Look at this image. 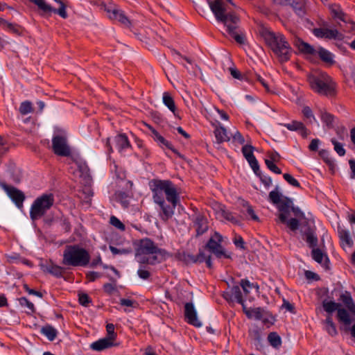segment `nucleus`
Returning <instances> with one entry per match:
<instances>
[{"label": "nucleus", "mask_w": 355, "mask_h": 355, "mask_svg": "<svg viewBox=\"0 0 355 355\" xmlns=\"http://www.w3.org/2000/svg\"><path fill=\"white\" fill-rule=\"evenodd\" d=\"M110 223L112 225L120 230H125V225L116 216H112L110 219Z\"/></svg>", "instance_id": "6e6d98bb"}, {"label": "nucleus", "mask_w": 355, "mask_h": 355, "mask_svg": "<svg viewBox=\"0 0 355 355\" xmlns=\"http://www.w3.org/2000/svg\"><path fill=\"white\" fill-rule=\"evenodd\" d=\"M159 205L161 209V211L159 213V216L161 219L164 221H167L169 218H171L173 214L174 209L176 207L178 202H175V205L171 204V205H167L165 200H163L162 202H155Z\"/></svg>", "instance_id": "f3484780"}, {"label": "nucleus", "mask_w": 355, "mask_h": 355, "mask_svg": "<svg viewBox=\"0 0 355 355\" xmlns=\"http://www.w3.org/2000/svg\"><path fill=\"white\" fill-rule=\"evenodd\" d=\"M214 135L217 143L221 144L224 141L230 140V137L227 135V130L222 125L216 127L214 130Z\"/></svg>", "instance_id": "b1692460"}, {"label": "nucleus", "mask_w": 355, "mask_h": 355, "mask_svg": "<svg viewBox=\"0 0 355 355\" xmlns=\"http://www.w3.org/2000/svg\"><path fill=\"white\" fill-rule=\"evenodd\" d=\"M193 222L197 236H200L207 231L208 221L204 216L201 214L196 215Z\"/></svg>", "instance_id": "dca6fc26"}, {"label": "nucleus", "mask_w": 355, "mask_h": 355, "mask_svg": "<svg viewBox=\"0 0 355 355\" xmlns=\"http://www.w3.org/2000/svg\"><path fill=\"white\" fill-rule=\"evenodd\" d=\"M19 304L24 307L26 308V311L27 313H34L35 312V306L34 304L30 302L26 297H22L19 299Z\"/></svg>", "instance_id": "09e8293b"}, {"label": "nucleus", "mask_w": 355, "mask_h": 355, "mask_svg": "<svg viewBox=\"0 0 355 355\" xmlns=\"http://www.w3.org/2000/svg\"><path fill=\"white\" fill-rule=\"evenodd\" d=\"M337 318L340 322L343 323L345 326H349L352 323V319L347 311L340 307L338 310Z\"/></svg>", "instance_id": "c85d7f7f"}, {"label": "nucleus", "mask_w": 355, "mask_h": 355, "mask_svg": "<svg viewBox=\"0 0 355 355\" xmlns=\"http://www.w3.org/2000/svg\"><path fill=\"white\" fill-rule=\"evenodd\" d=\"M268 343L275 348H278L282 345L280 336L276 332H271L268 336Z\"/></svg>", "instance_id": "37998d69"}, {"label": "nucleus", "mask_w": 355, "mask_h": 355, "mask_svg": "<svg viewBox=\"0 0 355 355\" xmlns=\"http://www.w3.org/2000/svg\"><path fill=\"white\" fill-rule=\"evenodd\" d=\"M223 241V238L222 235L218 232H215L208 241L206 247L211 253L216 255V257H225L230 259L231 255L230 254L227 253L224 248L222 246Z\"/></svg>", "instance_id": "9d476101"}, {"label": "nucleus", "mask_w": 355, "mask_h": 355, "mask_svg": "<svg viewBox=\"0 0 355 355\" xmlns=\"http://www.w3.org/2000/svg\"><path fill=\"white\" fill-rule=\"evenodd\" d=\"M207 1L216 20L224 24L228 34L238 43H244V36L236 32L240 21L239 17L234 12H227L223 0H207Z\"/></svg>", "instance_id": "f257e3e1"}, {"label": "nucleus", "mask_w": 355, "mask_h": 355, "mask_svg": "<svg viewBox=\"0 0 355 355\" xmlns=\"http://www.w3.org/2000/svg\"><path fill=\"white\" fill-rule=\"evenodd\" d=\"M52 148L54 153L59 156L68 157L71 154L67 138L64 136H54L52 139Z\"/></svg>", "instance_id": "9b49d317"}, {"label": "nucleus", "mask_w": 355, "mask_h": 355, "mask_svg": "<svg viewBox=\"0 0 355 355\" xmlns=\"http://www.w3.org/2000/svg\"><path fill=\"white\" fill-rule=\"evenodd\" d=\"M296 96L295 99V103L300 106H304V98H303V94L302 92H299L298 91H293Z\"/></svg>", "instance_id": "774afa93"}, {"label": "nucleus", "mask_w": 355, "mask_h": 355, "mask_svg": "<svg viewBox=\"0 0 355 355\" xmlns=\"http://www.w3.org/2000/svg\"><path fill=\"white\" fill-rule=\"evenodd\" d=\"M338 236L341 241V245L343 247L346 245L349 248L352 247L353 241L350 238V235L348 231L341 229L338 230Z\"/></svg>", "instance_id": "72a5a7b5"}, {"label": "nucleus", "mask_w": 355, "mask_h": 355, "mask_svg": "<svg viewBox=\"0 0 355 355\" xmlns=\"http://www.w3.org/2000/svg\"><path fill=\"white\" fill-rule=\"evenodd\" d=\"M116 146L119 150L127 148L130 146V142L125 135H119L115 137Z\"/></svg>", "instance_id": "ea45409f"}, {"label": "nucleus", "mask_w": 355, "mask_h": 355, "mask_svg": "<svg viewBox=\"0 0 355 355\" xmlns=\"http://www.w3.org/2000/svg\"><path fill=\"white\" fill-rule=\"evenodd\" d=\"M320 116L322 121L327 125H332L334 121V116L325 110H320Z\"/></svg>", "instance_id": "603ef678"}, {"label": "nucleus", "mask_w": 355, "mask_h": 355, "mask_svg": "<svg viewBox=\"0 0 355 355\" xmlns=\"http://www.w3.org/2000/svg\"><path fill=\"white\" fill-rule=\"evenodd\" d=\"M293 45L301 53L306 55H315L316 53V51L313 46L298 37L295 38L293 41Z\"/></svg>", "instance_id": "a211bd4d"}, {"label": "nucleus", "mask_w": 355, "mask_h": 355, "mask_svg": "<svg viewBox=\"0 0 355 355\" xmlns=\"http://www.w3.org/2000/svg\"><path fill=\"white\" fill-rule=\"evenodd\" d=\"M290 6L294 12L300 17L306 14V3L305 0H290Z\"/></svg>", "instance_id": "412c9836"}, {"label": "nucleus", "mask_w": 355, "mask_h": 355, "mask_svg": "<svg viewBox=\"0 0 355 355\" xmlns=\"http://www.w3.org/2000/svg\"><path fill=\"white\" fill-rule=\"evenodd\" d=\"M153 138L155 141L159 143V145L166 146L168 149L173 150L172 145L167 140H166L157 131L155 130H152Z\"/></svg>", "instance_id": "79ce46f5"}, {"label": "nucleus", "mask_w": 355, "mask_h": 355, "mask_svg": "<svg viewBox=\"0 0 355 355\" xmlns=\"http://www.w3.org/2000/svg\"><path fill=\"white\" fill-rule=\"evenodd\" d=\"M230 291L232 294L234 301H236L239 304L243 305V300L241 289L239 286H234L231 289Z\"/></svg>", "instance_id": "8fccbe9b"}, {"label": "nucleus", "mask_w": 355, "mask_h": 355, "mask_svg": "<svg viewBox=\"0 0 355 355\" xmlns=\"http://www.w3.org/2000/svg\"><path fill=\"white\" fill-rule=\"evenodd\" d=\"M303 238L304 237L309 246L315 248L318 245V238L313 229L309 225L304 229V231H300Z\"/></svg>", "instance_id": "6ab92c4d"}, {"label": "nucleus", "mask_w": 355, "mask_h": 355, "mask_svg": "<svg viewBox=\"0 0 355 355\" xmlns=\"http://www.w3.org/2000/svg\"><path fill=\"white\" fill-rule=\"evenodd\" d=\"M246 315L249 318H254L260 320L263 319V316L267 315V313L261 308H254L250 310H245Z\"/></svg>", "instance_id": "a878e982"}, {"label": "nucleus", "mask_w": 355, "mask_h": 355, "mask_svg": "<svg viewBox=\"0 0 355 355\" xmlns=\"http://www.w3.org/2000/svg\"><path fill=\"white\" fill-rule=\"evenodd\" d=\"M273 3L278 9H284L288 5V0H273Z\"/></svg>", "instance_id": "338daca9"}, {"label": "nucleus", "mask_w": 355, "mask_h": 355, "mask_svg": "<svg viewBox=\"0 0 355 355\" xmlns=\"http://www.w3.org/2000/svg\"><path fill=\"white\" fill-rule=\"evenodd\" d=\"M106 330L109 338L111 340H113L115 338L116 334L114 333V325L113 324H107L106 326Z\"/></svg>", "instance_id": "0e129e2a"}, {"label": "nucleus", "mask_w": 355, "mask_h": 355, "mask_svg": "<svg viewBox=\"0 0 355 355\" xmlns=\"http://www.w3.org/2000/svg\"><path fill=\"white\" fill-rule=\"evenodd\" d=\"M257 175L259 176L261 182L263 184L266 188L268 189L272 185V179L268 175H261L259 171L257 172Z\"/></svg>", "instance_id": "e2e57ef3"}, {"label": "nucleus", "mask_w": 355, "mask_h": 355, "mask_svg": "<svg viewBox=\"0 0 355 355\" xmlns=\"http://www.w3.org/2000/svg\"><path fill=\"white\" fill-rule=\"evenodd\" d=\"M149 187L153 192L155 202H162L166 200L175 205L179 201V195L175 184L170 180L154 179L149 182Z\"/></svg>", "instance_id": "7ed1b4c3"}, {"label": "nucleus", "mask_w": 355, "mask_h": 355, "mask_svg": "<svg viewBox=\"0 0 355 355\" xmlns=\"http://www.w3.org/2000/svg\"><path fill=\"white\" fill-rule=\"evenodd\" d=\"M322 307L324 310L328 313V315L332 314L333 312L337 311L341 307L340 303H336L334 301H328L327 300H323Z\"/></svg>", "instance_id": "7c9ffc66"}, {"label": "nucleus", "mask_w": 355, "mask_h": 355, "mask_svg": "<svg viewBox=\"0 0 355 355\" xmlns=\"http://www.w3.org/2000/svg\"><path fill=\"white\" fill-rule=\"evenodd\" d=\"M329 9L334 18H337L343 21H345V14L343 12L340 6L337 4H331Z\"/></svg>", "instance_id": "4c0bfd02"}, {"label": "nucleus", "mask_w": 355, "mask_h": 355, "mask_svg": "<svg viewBox=\"0 0 355 355\" xmlns=\"http://www.w3.org/2000/svg\"><path fill=\"white\" fill-rule=\"evenodd\" d=\"M320 25L323 27L314 28L313 30V33L316 37L326 39L327 31V28L326 26H327V23L326 21H322Z\"/></svg>", "instance_id": "49530a36"}, {"label": "nucleus", "mask_w": 355, "mask_h": 355, "mask_svg": "<svg viewBox=\"0 0 355 355\" xmlns=\"http://www.w3.org/2000/svg\"><path fill=\"white\" fill-rule=\"evenodd\" d=\"M0 187L5 191L9 198L18 208H21L23 207L25 196L21 191L1 182H0Z\"/></svg>", "instance_id": "f8f14e48"}, {"label": "nucleus", "mask_w": 355, "mask_h": 355, "mask_svg": "<svg viewBox=\"0 0 355 355\" xmlns=\"http://www.w3.org/2000/svg\"><path fill=\"white\" fill-rule=\"evenodd\" d=\"M254 148L250 145H245L242 148L243 156L248 162L255 174L259 171L258 162L253 154Z\"/></svg>", "instance_id": "2eb2a0df"}, {"label": "nucleus", "mask_w": 355, "mask_h": 355, "mask_svg": "<svg viewBox=\"0 0 355 355\" xmlns=\"http://www.w3.org/2000/svg\"><path fill=\"white\" fill-rule=\"evenodd\" d=\"M325 325V329L327 332L331 336H335L338 334L336 327L335 323L333 322L332 315H328L326 320L323 322Z\"/></svg>", "instance_id": "cd10ccee"}, {"label": "nucleus", "mask_w": 355, "mask_h": 355, "mask_svg": "<svg viewBox=\"0 0 355 355\" xmlns=\"http://www.w3.org/2000/svg\"><path fill=\"white\" fill-rule=\"evenodd\" d=\"M78 168L79 172L80 173V175L85 178L86 182H88L91 180L90 177V171L87 164L83 161H79L76 162Z\"/></svg>", "instance_id": "2f4dec72"}, {"label": "nucleus", "mask_w": 355, "mask_h": 355, "mask_svg": "<svg viewBox=\"0 0 355 355\" xmlns=\"http://www.w3.org/2000/svg\"><path fill=\"white\" fill-rule=\"evenodd\" d=\"M326 39L335 40H343L344 39V35L339 32L337 29H330L327 28Z\"/></svg>", "instance_id": "c03bdc74"}, {"label": "nucleus", "mask_w": 355, "mask_h": 355, "mask_svg": "<svg viewBox=\"0 0 355 355\" xmlns=\"http://www.w3.org/2000/svg\"><path fill=\"white\" fill-rule=\"evenodd\" d=\"M41 333L49 340L53 341L57 336V330L51 325H46L41 329Z\"/></svg>", "instance_id": "e433bc0d"}, {"label": "nucleus", "mask_w": 355, "mask_h": 355, "mask_svg": "<svg viewBox=\"0 0 355 355\" xmlns=\"http://www.w3.org/2000/svg\"><path fill=\"white\" fill-rule=\"evenodd\" d=\"M78 301L84 306H88L91 302L89 295L86 293H80L78 295Z\"/></svg>", "instance_id": "680f3d73"}, {"label": "nucleus", "mask_w": 355, "mask_h": 355, "mask_svg": "<svg viewBox=\"0 0 355 355\" xmlns=\"http://www.w3.org/2000/svg\"><path fill=\"white\" fill-rule=\"evenodd\" d=\"M261 35L279 62L282 64L286 62L288 60V46L286 37L282 34H275L268 29H263Z\"/></svg>", "instance_id": "20e7f679"}, {"label": "nucleus", "mask_w": 355, "mask_h": 355, "mask_svg": "<svg viewBox=\"0 0 355 355\" xmlns=\"http://www.w3.org/2000/svg\"><path fill=\"white\" fill-rule=\"evenodd\" d=\"M89 260V252L78 245H67L63 252L62 263L67 266H86Z\"/></svg>", "instance_id": "0eeeda50"}, {"label": "nucleus", "mask_w": 355, "mask_h": 355, "mask_svg": "<svg viewBox=\"0 0 355 355\" xmlns=\"http://www.w3.org/2000/svg\"><path fill=\"white\" fill-rule=\"evenodd\" d=\"M112 340L110 338H105L92 343L91 348L94 351L101 352L112 347Z\"/></svg>", "instance_id": "5701e85b"}, {"label": "nucleus", "mask_w": 355, "mask_h": 355, "mask_svg": "<svg viewBox=\"0 0 355 355\" xmlns=\"http://www.w3.org/2000/svg\"><path fill=\"white\" fill-rule=\"evenodd\" d=\"M318 55L320 58L325 63L332 65L334 64V60L333 59V55L326 50L325 49L320 47L318 50Z\"/></svg>", "instance_id": "473e14b6"}, {"label": "nucleus", "mask_w": 355, "mask_h": 355, "mask_svg": "<svg viewBox=\"0 0 355 355\" xmlns=\"http://www.w3.org/2000/svg\"><path fill=\"white\" fill-rule=\"evenodd\" d=\"M308 82L311 88L318 94L333 97L336 94V84L326 73L310 74Z\"/></svg>", "instance_id": "39448f33"}, {"label": "nucleus", "mask_w": 355, "mask_h": 355, "mask_svg": "<svg viewBox=\"0 0 355 355\" xmlns=\"http://www.w3.org/2000/svg\"><path fill=\"white\" fill-rule=\"evenodd\" d=\"M290 131L297 132L303 138H306L309 134V131L304 124L298 121H293L290 123Z\"/></svg>", "instance_id": "4be33fe9"}, {"label": "nucleus", "mask_w": 355, "mask_h": 355, "mask_svg": "<svg viewBox=\"0 0 355 355\" xmlns=\"http://www.w3.org/2000/svg\"><path fill=\"white\" fill-rule=\"evenodd\" d=\"M29 1L35 3L44 14H51L52 12L53 7L44 0H29Z\"/></svg>", "instance_id": "f704fd0d"}, {"label": "nucleus", "mask_w": 355, "mask_h": 355, "mask_svg": "<svg viewBox=\"0 0 355 355\" xmlns=\"http://www.w3.org/2000/svg\"><path fill=\"white\" fill-rule=\"evenodd\" d=\"M339 300L343 302L345 306H347L353 301L351 294L348 291H345L344 293H342L340 295Z\"/></svg>", "instance_id": "13d9d810"}, {"label": "nucleus", "mask_w": 355, "mask_h": 355, "mask_svg": "<svg viewBox=\"0 0 355 355\" xmlns=\"http://www.w3.org/2000/svg\"><path fill=\"white\" fill-rule=\"evenodd\" d=\"M184 315L187 322L196 327H200L202 322L197 317V312L194 308L193 303L187 302L184 305Z\"/></svg>", "instance_id": "4468645a"}, {"label": "nucleus", "mask_w": 355, "mask_h": 355, "mask_svg": "<svg viewBox=\"0 0 355 355\" xmlns=\"http://www.w3.org/2000/svg\"><path fill=\"white\" fill-rule=\"evenodd\" d=\"M54 203V196L52 193H45L36 198L31 205L30 216L33 220L43 216Z\"/></svg>", "instance_id": "6e6552de"}, {"label": "nucleus", "mask_w": 355, "mask_h": 355, "mask_svg": "<svg viewBox=\"0 0 355 355\" xmlns=\"http://www.w3.org/2000/svg\"><path fill=\"white\" fill-rule=\"evenodd\" d=\"M47 270L49 273L56 277L61 276L63 272V270L61 267L55 265L50 266Z\"/></svg>", "instance_id": "052dcab7"}, {"label": "nucleus", "mask_w": 355, "mask_h": 355, "mask_svg": "<svg viewBox=\"0 0 355 355\" xmlns=\"http://www.w3.org/2000/svg\"><path fill=\"white\" fill-rule=\"evenodd\" d=\"M309 219L300 208L293 205L290 198V230L296 232L297 230L304 231L309 226Z\"/></svg>", "instance_id": "1a4fd4ad"}, {"label": "nucleus", "mask_w": 355, "mask_h": 355, "mask_svg": "<svg viewBox=\"0 0 355 355\" xmlns=\"http://www.w3.org/2000/svg\"><path fill=\"white\" fill-rule=\"evenodd\" d=\"M319 155L322 158L324 162L329 166V169L334 173L335 169V164L331 158L329 152L327 150L322 149L320 150Z\"/></svg>", "instance_id": "a19ab883"}, {"label": "nucleus", "mask_w": 355, "mask_h": 355, "mask_svg": "<svg viewBox=\"0 0 355 355\" xmlns=\"http://www.w3.org/2000/svg\"><path fill=\"white\" fill-rule=\"evenodd\" d=\"M249 335L252 340L257 343H260L263 337L261 329L257 327L251 328L249 331Z\"/></svg>", "instance_id": "a18cd8bd"}, {"label": "nucleus", "mask_w": 355, "mask_h": 355, "mask_svg": "<svg viewBox=\"0 0 355 355\" xmlns=\"http://www.w3.org/2000/svg\"><path fill=\"white\" fill-rule=\"evenodd\" d=\"M166 254L164 250L159 248L148 238L140 239L137 243L135 257L139 263L154 265L161 262Z\"/></svg>", "instance_id": "f03ea898"}, {"label": "nucleus", "mask_w": 355, "mask_h": 355, "mask_svg": "<svg viewBox=\"0 0 355 355\" xmlns=\"http://www.w3.org/2000/svg\"><path fill=\"white\" fill-rule=\"evenodd\" d=\"M269 202L277 208V224L284 225L288 227V198L284 196L278 186L269 193Z\"/></svg>", "instance_id": "423d86ee"}, {"label": "nucleus", "mask_w": 355, "mask_h": 355, "mask_svg": "<svg viewBox=\"0 0 355 355\" xmlns=\"http://www.w3.org/2000/svg\"><path fill=\"white\" fill-rule=\"evenodd\" d=\"M19 111L22 115H26L31 113L33 111L31 102L26 101L20 104Z\"/></svg>", "instance_id": "3c124183"}, {"label": "nucleus", "mask_w": 355, "mask_h": 355, "mask_svg": "<svg viewBox=\"0 0 355 355\" xmlns=\"http://www.w3.org/2000/svg\"><path fill=\"white\" fill-rule=\"evenodd\" d=\"M116 198L119 200L123 207H127L129 205L128 200V195L125 192H118L116 193Z\"/></svg>", "instance_id": "4d7b16f0"}, {"label": "nucleus", "mask_w": 355, "mask_h": 355, "mask_svg": "<svg viewBox=\"0 0 355 355\" xmlns=\"http://www.w3.org/2000/svg\"><path fill=\"white\" fill-rule=\"evenodd\" d=\"M234 244L237 247L241 249H244L245 242L243 238L241 236H236L233 240Z\"/></svg>", "instance_id": "69168bd1"}, {"label": "nucleus", "mask_w": 355, "mask_h": 355, "mask_svg": "<svg viewBox=\"0 0 355 355\" xmlns=\"http://www.w3.org/2000/svg\"><path fill=\"white\" fill-rule=\"evenodd\" d=\"M218 209L216 212L218 217L223 218H224L228 221H230L233 223H236L237 222V220L233 216V214L230 211L226 210L225 209L224 206L218 205Z\"/></svg>", "instance_id": "bb28decb"}, {"label": "nucleus", "mask_w": 355, "mask_h": 355, "mask_svg": "<svg viewBox=\"0 0 355 355\" xmlns=\"http://www.w3.org/2000/svg\"><path fill=\"white\" fill-rule=\"evenodd\" d=\"M312 258L318 263L321 264L326 269L329 268L328 263L329 262L327 256L324 254L319 248H313L311 251Z\"/></svg>", "instance_id": "aec40b11"}, {"label": "nucleus", "mask_w": 355, "mask_h": 355, "mask_svg": "<svg viewBox=\"0 0 355 355\" xmlns=\"http://www.w3.org/2000/svg\"><path fill=\"white\" fill-rule=\"evenodd\" d=\"M104 10L107 13L110 19L117 20L125 26L130 25V21L122 10L116 8L113 6H104Z\"/></svg>", "instance_id": "ddd939ff"}, {"label": "nucleus", "mask_w": 355, "mask_h": 355, "mask_svg": "<svg viewBox=\"0 0 355 355\" xmlns=\"http://www.w3.org/2000/svg\"><path fill=\"white\" fill-rule=\"evenodd\" d=\"M59 3H60V7L58 9L53 8L52 12L58 14L61 17L66 19L67 17V13L66 12V6L61 1H59Z\"/></svg>", "instance_id": "5fc2aeb1"}, {"label": "nucleus", "mask_w": 355, "mask_h": 355, "mask_svg": "<svg viewBox=\"0 0 355 355\" xmlns=\"http://www.w3.org/2000/svg\"><path fill=\"white\" fill-rule=\"evenodd\" d=\"M240 284L245 294L249 293L250 289L252 288H256L257 289L259 288L258 286H255L254 284L250 283L247 279H241Z\"/></svg>", "instance_id": "864d4df0"}, {"label": "nucleus", "mask_w": 355, "mask_h": 355, "mask_svg": "<svg viewBox=\"0 0 355 355\" xmlns=\"http://www.w3.org/2000/svg\"><path fill=\"white\" fill-rule=\"evenodd\" d=\"M162 101L164 104L174 114L176 115V106L173 98L171 94L168 92H164L162 96Z\"/></svg>", "instance_id": "c756f323"}, {"label": "nucleus", "mask_w": 355, "mask_h": 355, "mask_svg": "<svg viewBox=\"0 0 355 355\" xmlns=\"http://www.w3.org/2000/svg\"><path fill=\"white\" fill-rule=\"evenodd\" d=\"M278 155H272L270 159H266L265 163L267 167L273 173L276 174H280L282 173L281 170L275 164V162L277 160Z\"/></svg>", "instance_id": "58836bf2"}, {"label": "nucleus", "mask_w": 355, "mask_h": 355, "mask_svg": "<svg viewBox=\"0 0 355 355\" xmlns=\"http://www.w3.org/2000/svg\"><path fill=\"white\" fill-rule=\"evenodd\" d=\"M207 258V257L202 252H200L197 255L187 254L184 256V260L187 263H202Z\"/></svg>", "instance_id": "393cba45"}, {"label": "nucleus", "mask_w": 355, "mask_h": 355, "mask_svg": "<svg viewBox=\"0 0 355 355\" xmlns=\"http://www.w3.org/2000/svg\"><path fill=\"white\" fill-rule=\"evenodd\" d=\"M331 143L334 146L335 151L340 155L343 156L345 154V150L344 149L343 144L337 141L335 139H331Z\"/></svg>", "instance_id": "bf43d9fd"}, {"label": "nucleus", "mask_w": 355, "mask_h": 355, "mask_svg": "<svg viewBox=\"0 0 355 355\" xmlns=\"http://www.w3.org/2000/svg\"><path fill=\"white\" fill-rule=\"evenodd\" d=\"M109 248L114 255H117V254L126 255V254H130L132 252V248L131 247V245L129 243H128V245L125 246V247H119L118 248V247H114L113 245H110Z\"/></svg>", "instance_id": "c9c22d12"}, {"label": "nucleus", "mask_w": 355, "mask_h": 355, "mask_svg": "<svg viewBox=\"0 0 355 355\" xmlns=\"http://www.w3.org/2000/svg\"><path fill=\"white\" fill-rule=\"evenodd\" d=\"M0 25L12 33H17L19 31V26L18 25L10 23L2 18H0Z\"/></svg>", "instance_id": "de8ad7c7"}]
</instances>
